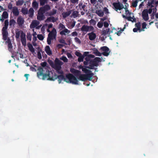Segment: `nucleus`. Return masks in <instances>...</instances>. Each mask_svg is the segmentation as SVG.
I'll use <instances>...</instances> for the list:
<instances>
[{
	"mask_svg": "<svg viewBox=\"0 0 158 158\" xmlns=\"http://www.w3.org/2000/svg\"><path fill=\"white\" fill-rule=\"evenodd\" d=\"M85 66H88H88H85V67H84L82 69V71L84 73L86 74L88 73H90V72H91V71L90 70L87 69H86L87 68L85 67Z\"/></svg>",
	"mask_w": 158,
	"mask_h": 158,
	"instance_id": "2f4dec72",
	"label": "nucleus"
},
{
	"mask_svg": "<svg viewBox=\"0 0 158 158\" xmlns=\"http://www.w3.org/2000/svg\"><path fill=\"white\" fill-rule=\"evenodd\" d=\"M34 12V10L32 8H30L28 12L29 17L32 18L33 16Z\"/></svg>",
	"mask_w": 158,
	"mask_h": 158,
	"instance_id": "393cba45",
	"label": "nucleus"
},
{
	"mask_svg": "<svg viewBox=\"0 0 158 158\" xmlns=\"http://www.w3.org/2000/svg\"><path fill=\"white\" fill-rule=\"evenodd\" d=\"M57 72L60 74H61V75H63V72L62 71L60 70H56Z\"/></svg>",
	"mask_w": 158,
	"mask_h": 158,
	"instance_id": "338daca9",
	"label": "nucleus"
},
{
	"mask_svg": "<svg viewBox=\"0 0 158 158\" xmlns=\"http://www.w3.org/2000/svg\"><path fill=\"white\" fill-rule=\"evenodd\" d=\"M100 49L103 51L102 53L100 52L98 50L96 49L94 52V53L97 56H101L102 54L105 56H108L110 52L109 49L106 46H103Z\"/></svg>",
	"mask_w": 158,
	"mask_h": 158,
	"instance_id": "20e7f679",
	"label": "nucleus"
},
{
	"mask_svg": "<svg viewBox=\"0 0 158 158\" xmlns=\"http://www.w3.org/2000/svg\"><path fill=\"white\" fill-rule=\"evenodd\" d=\"M39 72L37 73L38 77L43 80L47 79V80L54 81L56 79V74L54 72L49 71L46 68H43L39 67L38 69Z\"/></svg>",
	"mask_w": 158,
	"mask_h": 158,
	"instance_id": "f257e3e1",
	"label": "nucleus"
},
{
	"mask_svg": "<svg viewBox=\"0 0 158 158\" xmlns=\"http://www.w3.org/2000/svg\"><path fill=\"white\" fill-rule=\"evenodd\" d=\"M57 10L54 9H53L49 13V15L50 16L54 15L56 13Z\"/></svg>",
	"mask_w": 158,
	"mask_h": 158,
	"instance_id": "c9c22d12",
	"label": "nucleus"
},
{
	"mask_svg": "<svg viewBox=\"0 0 158 158\" xmlns=\"http://www.w3.org/2000/svg\"><path fill=\"white\" fill-rule=\"evenodd\" d=\"M8 25V19L5 20L4 27H3L2 29L3 39L4 40H7V37L8 35V32L7 31Z\"/></svg>",
	"mask_w": 158,
	"mask_h": 158,
	"instance_id": "39448f33",
	"label": "nucleus"
},
{
	"mask_svg": "<svg viewBox=\"0 0 158 158\" xmlns=\"http://www.w3.org/2000/svg\"><path fill=\"white\" fill-rule=\"evenodd\" d=\"M75 54L78 57L80 56L81 55H82L80 52L77 51L75 52Z\"/></svg>",
	"mask_w": 158,
	"mask_h": 158,
	"instance_id": "5fc2aeb1",
	"label": "nucleus"
},
{
	"mask_svg": "<svg viewBox=\"0 0 158 158\" xmlns=\"http://www.w3.org/2000/svg\"><path fill=\"white\" fill-rule=\"evenodd\" d=\"M142 16L143 19L145 21L148 20L149 19L148 11L147 10H144L142 13Z\"/></svg>",
	"mask_w": 158,
	"mask_h": 158,
	"instance_id": "ddd939ff",
	"label": "nucleus"
},
{
	"mask_svg": "<svg viewBox=\"0 0 158 158\" xmlns=\"http://www.w3.org/2000/svg\"><path fill=\"white\" fill-rule=\"evenodd\" d=\"M8 17V14L7 11H4L3 12L2 15V18L4 19H7Z\"/></svg>",
	"mask_w": 158,
	"mask_h": 158,
	"instance_id": "7c9ffc66",
	"label": "nucleus"
},
{
	"mask_svg": "<svg viewBox=\"0 0 158 158\" xmlns=\"http://www.w3.org/2000/svg\"><path fill=\"white\" fill-rule=\"evenodd\" d=\"M103 11L106 14H108L109 13L108 9L106 7H104V8Z\"/></svg>",
	"mask_w": 158,
	"mask_h": 158,
	"instance_id": "13d9d810",
	"label": "nucleus"
},
{
	"mask_svg": "<svg viewBox=\"0 0 158 158\" xmlns=\"http://www.w3.org/2000/svg\"><path fill=\"white\" fill-rule=\"evenodd\" d=\"M8 43V49L9 51L11 52L12 48V45L11 42L9 39H8L7 41Z\"/></svg>",
	"mask_w": 158,
	"mask_h": 158,
	"instance_id": "b1692460",
	"label": "nucleus"
},
{
	"mask_svg": "<svg viewBox=\"0 0 158 158\" xmlns=\"http://www.w3.org/2000/svg\"><path fill=\"white\" fill-rule=\"evenodd\" d=\"M76 69H75L74 68H72L70 69V71L72 73L74 74L75 72L76 71Z\"/></svg>",
	"mask_w": 158,
	"mask_h": 158,
	"instance_id": "774afa93",
	"label": "nucleus"
},
{
	"mask_svg": "<svg viewBox=\"0 0 158 158\" xmlns=\"http://www.w3.org/2000/svg\"><path fill=\"white\" fill-rule=\"evenodd\" d=\"M8 8L10 10H12L13 7L12 4L11 3H9L7 6Z\"/></svg>",
	"mask_w": 158,
	"mask_h": 158,
	"instance_id": "a18cd8bd",
	"label": "nucleus"
},
{
	"mask_svg": "<svg viewBox=\"0 0 158 158\" xmlns=\"http://www.w3.org/2000/svg\"><path fill=\"white\" fill-rule=\"evenodd\" d=\"M96 13L99 16L101 17H102L104 15L103 12L101 10H97Z\"/></svg>",
	"mask_w": 158,
	"mask_h": 158,
	"instance_id": "a878e982",
	"label": "nucleus"
},
{
	"mask_svg": "<svg viewBox=\"0 0 158 158\" xmlns=\"http://www.w3.org/2000/svg\"><path fill=\"white\" fill-rule=\"evenodd\" d=\"M91 33L88 34L89 36V38L90 40H94L96 38V35L95 33H94L93 31H92Z\"/></svg>",
	"mask_w": 158,
	"mask_h": 158,
	"instance_id": "dca6fc26",
	"label": "nucleus"
},
{
	"mask_svg": "<svg viewBox=\"0 0 158 158\" xmlns=\"http://www.w3.org/2000/svg\"><path fill=\"white\" fill-rule=\"evenodd\" d=\"M56 79H58V81L59 83H60L62 80H63L64 81L68 83H71L73 84L77 85L78 84V81L76 77L72 74L69 73L66 74V77L63 75H60L57 76L56 75Z\"/></svg>",
	"mask_w": 158,
	"mask_h": 158,
	"instance_id": "f03ea898",
	"label": "nucleus"
},
{
	"mask_svg": "<svg viewBox=\"0 0 158 158\" xmlns=\"http://www.w3.org/2000/svg\"><path fill=\"white\" fill-rule=\"evenodd\" d=\"M64 45L62 44H59L57 45V47L58 49L61 48L62 47L64 46Z\"/></svg>",
	"mask_w": 158,
	"mask_h": 158,
	"instance_id": "680f3d73",
	"label": "nucleus"
},
{
	"mask_svg": "<svg viewBox=\"0 0 158 158\" xmlns=\"http://www.w3.org/2000/svg\"><path fill=\"white\" fill-rule=\"evenodd\" d=\"M39 24V22L36 21L34 20L32 22L30 25V27L31 28H34L37 26Z\"/></svg>",
	"mask_w": 158,
	"mask_h": 158,
	"instance_id": "a211bd4d",
	"label": "nucleus"
},
{
	"mask_svg": "<svg viewBox=\"0 0 158 158\" xmlns=\"http://www.w3.org/2000/svg\"><path fill=\"white\" fill-rule=\"evenodd\" d=\"M57 18H55L54 17H48L46 20V22H52L53 23L56 22L57 20Z\"/></svg>",
	"mask_w": 158,
	"mask_h": 158,
	"instance_id": "6ab92c4d",
	"label": "nucleus"
},
{
	"mask_svg": "<svg viewBox=\"0 0 158 158\" xmlns=\"http://www.w3.org/2000/svg\"><path fill=\"white\" fill-rule=\"evenodd\" d=\"M60 59L64 62H67L68 61V59L64 56H62L60 58Z\"/></svg>",
	"mask_w": 158,
	"mask_h": 158,
	"instance_id": "79ce46f5",
	"label": "nucleus"
},
{
	"mask_svg": "<svg viewBox=\"0 0 158 158\" xmlns=\"http://www.w3.org/2000/svg\"><path fill=\"white\" fill-rule=\"evenodd\" d=\"M75 41L78 43L80 44L81 43V41L77 37H76L75 39Z\"/></svg>",
	"mask_w": 158,
	"mask_h": 158,
	"instance_id": "6e6d98bb",
	"label": "nucleus"
},
{
	"mask_svg": "<svg viewBox=\"0 0 158 158\" xmlns=\"http://www.w3.org/2000/svg\"><path fill=\"white\" fill-rule=\"evenodd\" d=\"M24 23V20L22 16H19L17 19V23L18 25L19 26H21Z\"/></svg>",
	"mask_w": 158,
	"mask_h": 158,
	"instance_id": "2eb2a0df",
	"label": "nucleus"
},
{
	"mask_svg": "<svg viewBox=\"0 0 158 158\" xmlns=\"http://www.w3.org/2000/svg\"><path fill=\"white\" fill-rule=\"evenodd\" d=\"M84 58V56H83L82 55L78 57V61L79 62H82L83 61Z\"/></svg>",
	"mask_w": 158,
	"mask_h": 158,
	"instance_id": "58836bf2",
	"label": "nucleus"
},
{
	"mask_svg": "<svg viewBox=\"0 0 158 158\" xmlns=\"http://www.w3.org/2000/svg\"><path fill=\"white\" fill-rule=\"evenodd\" d=\"M56 30L55 28H53L51 32L49 33L48 37L52 38V39L53 40L54 38H55L56 37Z\"/></svg>",
	"mask_w": 158,
	"mask_h": 158,
	"instance_id": "f8f14e48",
	"label": "nucleus"
},
{
	"mask_svg": "<svg viewBox=\"0 0 158 158\" xmlns=\"http://www.w3.org/2000/svg\"><path fill=\"white\" fill-rule=\"evenodd\" d=\"M32 6L35 9H36L38 6V3L35 1L34 0L32 3Z\"/></svg>",
	"mask_w": 158,
	"mask_h": 158,
	"instance_id": "c85d7f7f",
	"label": "nucleus"
},
{
	"mask_svg": "<svg viewBox=\"0 0 158 158\" xmlns=\"http://www.w3.org/2000/svg\"><path fill=\"white\" fill-rule=\"evenodd\" d=\"M20 35V31H15V37L16 40L19 38Z\"/></svg>",
	"mask_w": 158,
	"mask_h": 158,
	"instance_id": "ea45409f",
	"label": "nucleus"
},
{
	"mask_svg": "<svg viewBox=\"0 0 158 158\" xmlns=\"http://www.w3.org/2000/svg\"><path fill=\"white\" fill-rule=\"evenodd\" d=\"M95 57L94 55L92 54H90L88 55V56L85 58H89V60H91V58H94Z\"/></svg>",
	"mask_w": 158,
	"mask_h": 158,
	"instance_id": "3c124183",
	"label": "nucleus"
},
{
	"mask_svg": "<svg viewBox=\"0 0 158 158\" xmlns=\"http://www.w3.org/2000/svg\"><path fill=\"white\" fill-rule=\"evenodd\" d=\"M47 63L46 62H43L41 64V65L43 67H45L47 65Z\"/></svg>",
	"mask_w": 158,
	"mask_h": 158,
	"instance_id": "0e129e2a",
	"label": "nucleus"
},
{
	"mask_svg": "<svg viewBox=\"0 0 158 158\" xmlns=\"http://www.w3.org/2000/svg\"><path fill=\"white\" fill-rule=\"evenodd\" d=\"M138 1V0H135V1L133 2L132 3V6L134 7H136L137 5Z\"/></svg>",
	"mask_w": 158,
	"mask_h": 158,
	"instance_id": "4c0bfd02",
	"label": "nucleus"
},
{
	"mask_svg": "<svg viewBox=\"0 0 158 158\" xmlns=\"http://www.w3.org/2000/svg\"><path fill=\"white\" fill-rule=\"evenodd\" d=\"M86 7L85 5V4H83V3H80L78 6L76 7V8L77 9V10L81 13L82 15L84 14V12H83V11H85V8Z\"/></svg>",
	"mask_w": 158,
	"mask_h": 158,
	"instance_id": "1a4fd4ad",
	"label": "nucleus"
},
{
	"mask_svg": "<svg viewBox=\"0 0 158 158\" xmlns=\"http://www.w3.org/2000/svg\"><path fill=\"white\" fill-rule=\"evenodd\" d=\"M20 34V37L22 44L23 46H25L26 45V34L22 31H21Z\"/></svg>",
	"mask_w": 158,
	"mask_h": 158,
	"instance_id": "9b49d317",
	"label": "nucleus"
},
{
	"mask_svg": "<svg viewBox=\"0 0 158 158\" xmlns=\"http://www.w3.org/2000/svg\"><path fill=\"white\" fill-rule=\"evenodd\" d=\"M85 60L83 62L84 65H88L85 67L90 69H93L94 67H98L99 65V63L101 61V58L98 57H96L91 60H89L88 58H85Z\"/></svg>",
	"mask_w": 158,
	"mask_h": 158,
	"instance_id": "7ed1b4c3",
	"label": "nucleus"
},
{
	"mask_svg": "<svg viewBox=\"0 0 158 158\" xmlns=\"http://www.w3.org/2000/svg\"><path fill=\"white\" fill-rule=\"evenodd\" d=\"M38 39L40 40H42L44 39L43 36L42 34H39L37 35Z\"/></svg>",
	"mask_w": 158,
	"mask_h": 158,
	"instance_id": "49530a36",
	"label": "nucleus"
},
{
	"mask_svg": "<svg viewBox=\"0 0 158 158\" xmlns=\"http://www.w3.org/2000/svg\"><path fill=\"white\" fill-rule=\"evenodd\" d=\"M74 74L77 77H79L81 74V72L78 70H77Z\"/></svg>",
	"mask_w": 158,
	"mask_h": 158,
	"instance_id": "c03bdc74",
	"label": "nucleus"
},
{
	"mask_svg": "<svg viewBox=\"0 0 158 158\" xmlns=\"http://www.w3.org/2000/svg\"><path fill=\"white\" fill-rule=\"evenodd\" d=\"M110 30L109 28L106 29V30H103L102 32V35L105 36L109 34Z\"/></svg>",
	"mask_w": 158,
	"mask_h": 158,
	"instance_id": "cd10ccee",
	"label": "nucleus"
},
{
	"mask_svg": "<svg viewBox=\"0 0 158 158\" xmlns=\"http://www.w3.org/2000/svg\"><path fill=\"white\" fill-rule=\"evenodd\" d=\"M16 23V22L15 20L14 19H10V20L9 25L11 27L12 26H14Z\"/></svg>",
	"mask_w": 158,
	"mask_h": 158,
	"instance_id": "473e14b6",
	"label": "nucleus"
},
{
	"mask_svg": "<svg viewBox=\"0 0 158 158\" xmlns=\"http://www.w3.org/2000/svg\"><path fill=\"white\" fill-rule=\"evenodd\" d=\"M27 40L31 41V35L30 33H27Z\"/></svg>",
	"mask_w": 158,
	"mask_h": 158,
	"instance_id": "37998d69",
	"label": "nucleus"
},
{
	"mask_svg": "<svg viewBox=\"0 0 158 158\" xmlns=\"http://www.w3.org/2000/svg\"><path fill=\"white\" fill-rule=\"evenodd\" d=\"M78 79L82 81H85L86 80L85 74H80L78 77Z\"/></svg>",
	"mask_w": 158,
	"mask_h": 158,
	"instance_id": "4be33fe9",
	"label": "nucleus"
},
{
	"mask_svg": "<svg viewBox=\"0 0 158 158\" xmlns=\"http://www.w3.org/2000/svg\"><path fill=\"white\" fill-rule=\"evenodd\" d=\"M72 36H77V32L76 31H74L73 32L72 34Z\"/></svg>",
	"mask_w": 158,
	"mask_h": 158,
	"instance_id": "69168bd1",
	"label": "nucleus"
},
{
	"mask_svg": "<svg viewBox=\"0 0 158 158\" xmlns=\"http://www.w3.org/2000/svg\"><path fill=\"white\" fill-rule=\"evenodd\" d=\"M48 0H40V3L41 6L44 5L46 3H47Z\"/></svg>",
	"mask_w": 158,
	"mask_h": 158,
	"instance_id": "e433bc0d",
	"label": "nucleus"
},
{
	"mask_svg": "<svg viewBox=\"0 0 158 158\" xmlns=\"http://www.w3.org/2000/svg\"><path fill=\"white\" fill-rule=\"evenodd\" d=\"M49 63L51 66L54 69V66L55 62H54L52 60H50L49 61Z\"/></svg>",
	"mask_w": 158,
	"mask_h": 158,
	"instance_id": "de8ad7c7",
	"label": "nucleus"
},
{
	"mask_svg": "<svg viewBox=\"0 0 158 158\" xmlns=\"http://www.w3.org/2000/svg\"><path fill=\"white\" fill-rule=\"evenodd\" d=\"M85 75L86 80H88L89 81H91L93 78V76L94 75V74L93 73L90 72V73H88L85 74Z\"/></svg>",
	"mask_w": 158,
	"mask_h": 158,
	"instance_id": "aec40b11",
	"label": "nucleus"
},
{
	"mask_svg": "<svg viewBox=\"0 0 158 158\" xmlns=\"http://www.w3.org/2000/svg\"><path fill=\"white\" fill-rule=\"evenodd\" d=\"M12 13L15 16H18L19 14V12L17 7L15 6L13 7V10H12Z\"/></svg>",
	"mask_w": 158,
	"mask_h": 158,
	"instance_id": "4468645a",
	"label": "nucleus"
},
{
	"mask_svg": "<svg viewBox=\"0 0 158 158\" xmlns=\"http://www.w3.org/2000/svg\"><path fill=\"white\" fill-rule=\"evenodd\" d=\"M52 40V38H50L48 37L47 39V42L48 44L50 45L51 44V40Z\"/></svg>",
	"mask_w": 158,
	"mask_h": 158,
	"instance_id": "603ef678",
	"label": "nucleus"
},
{
	"mask_svg": "<svg viewBox=\"0 0 158 158\" xmlns=\"http://www.w3.org/2000/svg\"><path fill=\"white\" fill-rule=\"evenodd\" d=\"M28 47L29 50L32 52L34 53L35 52V49L33 48L32 45L31 44L29 43L28 44Z\"/></svg>",
	"mask_w": 158,
	"mask_h": 158,
	"instance_id": "bb28decb",
	"label": "nucleus"
},
{
	"mask_svg": "<svg viewBox=\"0 0 158 158\" xmlns=\"http://www.w3.org/2000/svg\"><path fill=\"white\" fill-rule=\"evenodd\" d=\"M50 9V6L48 5H45L42 8V11L45 12L46 11H48Z\"/></svg>",
	"mask_w": 158,
	"mask_h": 158,
	"instance_id": "c756f323",
	"label": "nucleus"
},
{
	"mask_svg": "<svg viewBox=\"0 0 158 158\" xmlns=\"http://www.w3.org/2000/svg\"><path fill=\"white\" fill-rule=\"evenodd\" d=\"M21 12L24 15H26L28 13V10L27 8H22L21 9Z\"/></svg>",
	"mask_w": 158,
	"mask_h": 158,
	"instance_id": "f704fd0d",
	"label": "nucleus"
},
{
	"mask_svg": "<svg viewBox=\"0 0 158 158\" xmlns=\"http://www.w3.org/2000/svg\"><path fill=\"white\" fill-rule=\"evenodd\" d=\"M78 12L77 11H74L72 14V15L73 17L74 18L77 17Z\"/></svg>",
	"mask_w": 158,
	"mask_h": 158,
	"instance_id": "a19ab883",
	"label": "nucleus"
},
{
	"mask_svg": "<svg viewBox=\"0 0 158 158\" xmlns=\"http://www.w3.org/2000/svg\"><path fill=\"white\" fill-rule=\"evenodd\" d=\"M109 24L108 22L106 21H105L104 23V26L105 27H107L109 26Z\"/></svg>",
	"mask_w": 158,
	"mask_h": 158,
	"instance_id": "052dcab7",
	"label": "nucleus"
},
{
	"mask_svg": "<svg viewBox=\"0 0 158 158\" xmlns=\"http://www.w3.org/2000/svg\"><path fill=\"white\" fill-rule=\"evenodd\" d=\"M113 5L116 11H117L118 10H121L124 8L123 4L120 2H114L113 3Z\"/></svg>",
	"mask_w": 158,
	"mask_h": 158,
	"instance_id": "9d476101",
	"label": "nucleus"
},
{
	"mask_svg": "<svg viewBox=\"0 0 158 158\" xmlns=\"http://www.w3.org/2000/svg\"><path fill=\"white\" fill-rule=\"evenodd\" d=\"M58 29H59L60 34L62 35H66V33L69 34L70 31L66 28L64 25L62 23H60L58 26Z\"/></svg>",
	"mask_w": 158,
	"mask_h": 158,
	"instance_id": "423d86ee",
	"label": "nucleus"
},
{
	"mask_svg": "<svg viewBox=\"0 0 158 158\" xmlns=\"http://www.w3.org/2000/svg\"><path fill=\"white\" fill-rule=\"evenodd\" d=\"M45 51L47 54L49 56L52 54V52L49 46H46L45 48Z\"/></svg>",
	"mask_w": 158,
	"mask_h": 158,
	"instance_id": "412c9836",
	"label": "nucleus"
},
{
	"mask_svg": "<svg viewBox=\"0 0 158 158\" xmlns=\"http://www.w3.org/2000/svg\"><path fill=\"white\" fill-rule=\"evenodd\" d=\"M135 27H137V28H138L139 30H140V23H136L135 24Z\"/></svg>",
	"mask_w": 158,
	"mask_h": 158,
	"instance_id": "8fccbe9b",
	"label": "nucleus"
},
{
	"mask_svg": "<svg viewBox=\"0 0 158 158\" xmlns=\"http://www.w3.org/2000/svg\"><path fill=\"white\" fill-rule=\"evenodd\" d=\"M147 24L145 22H143L142 23V27L143 29H144L146 28Z\"/></svg>",
	"mask_w": 158,
	"mask_h": 158,
	"instance_id": "e2e57ef3",
	"label": "nucleus"
},
{
	"mask_svg": "<svg viewBox=\"0 0 158 158\" xmlns=\"http://www.w3.org/2000/svg\"><path fill=\"white\" fill-rule=\"evenodd\" d=\"M59 42L60 43H61L66 44L65 42V40L63 39H60V40H59Z\"/></svg>",
	"mask_w": 158,
	"mask_h": 158,
	"instance_id": "bf43d9fd",
	"label": "nucleus"
},
{
	"mask_svg": "<svg viewBox=\"0 0 158 158\" xmlns=\"http://www.w3.org/2000/svg\"><path fill=\"white\" fill-rule=\"evenodd\" d=\"M94 27L92 26H88L84 25L81 28V30L82 31L87 32L88 31H94Z\"/></svg>",
	"mask_w": 158,
	"mask_h": 158,
	"instance_id": "6e6552de",
	"label": "nucleus"
},
{
	"mask_svg": "<svg viewBox=\"0 0 158 158\" xmlns=\"http://www.w3.org/2000/svg\"><path fill=\"white\" fill-rule=\"evenodd\" d=\"M89 52H85L83 54V55H82L83 56H84V57H86L87 56H88V55H89Z\"/></svg>",
	"mask_w": 158,
	"mask_h": 158,
	"instance_id": "4d7b16f0",
	"label": "nucleus"
},
{
	"mask_svg": "<svg viewBox=\"0 0 158 158\" xmlns=\"http://www.w3.org/2000/svg\"><path fill=\"white\" fill-rule=\"evenodd\" d=\"M54 62V69L56 70H61V66L63 64V63L57 58H56L55 59Z\"/></svg>",
	"mask_w": 158,
	"mask_h": 158,
	"instance_id": "0eeeda50",
	"label": "nucleus"
},
{
	"mask_svg": "<svg viewBox=\"0 0 158 158\" xmlns=\"http://www.w3.org/2000/svg\"><path fill=\"white\" fill-rule=\"evenodd\" d=\"M71 13V10H70L68 11L63 12L62 13L63 17L64 18H65L69 16Z\"/></svg>",
	"mask_w": 158,
	"mask_h": 158,
	"instance_id": "5701e85b",
	"label": "nucleus"
},
{
	"mask_svg": "<svg viewBox=\"0 0 158 158\" xmlns=\"http://www.w3.org/2000/svg\"><path fill=\"white\" fill-rule=\"evenodd\" d=\"M24 3L23 0H19L16 2V5L17 6H22Z\"/></svg>",
	"mask_w": 158,
	"mask_h": 158,
	"instance_id": "72a5a7b5",
	"label": "nucleus"
},
{
	"mask_svg": "<svg viewBox=\"0 0 158 158\" xmlns=\"http://www.w3.org/2000/svg\"><path fill=\"white\" fill-rule=\"evenodd\" d=\"M37 56L39 59L40 60L42 58L41 53L40 51H39L37 53Z\"/></svg>",
	"mask_w": 158,
	"mask_h": 158,
	"instance_id": "864d4df0",
	"label": "nucleus"
},
{
	"mask_svg": "<svg viewBox=\"0 0 158 158\" xmlns=\"http://www.w3.org/2000/svg\"><path fill=\"white\" fill-rule=\"evenodd\" d=\"M37 19L38 20L41 21L44 20L45 18L44 15L43 13L42 12H39L37 16Z\"/></svg>",
	"mask_w": 158,
	"mask_h": 158,
	"instance_id": "f3484780",
	"label": "nucleus"
},
{
	"mask_svg": "<svg viewBox=\"0 0 158 158\" xmlns=\"http://www.w3.org/2000/svg\"><path fill=\"white\" fill-rule=\"evenodd\" d=\"M103 25V23H102L101 22H99L97 24V26L99 28H101L102 27Z\"/></svg>",
	"mask_w": 158,
	"mask_h": 158,
	"instance_id": "09e8293b",
	"label": "nucleus"
}]
</instances>
